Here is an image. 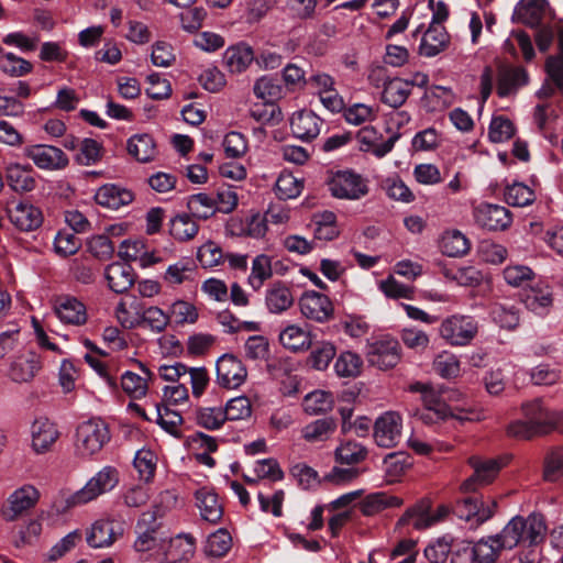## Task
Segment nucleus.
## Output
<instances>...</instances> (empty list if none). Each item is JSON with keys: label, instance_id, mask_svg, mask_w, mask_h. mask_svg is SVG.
I'll list each match as a JSON object with an SVG mask.
<instances>
[{"label": "nucleus", "instance_id": "nucleus-1", "mask_svg": "<svg viewBox=\"0 0 563 563\" xmlns=\"http://www.w3.org/2000/svg\"><path fill=\"white\" fill-rule=\"evenodd\" d=\"M547 527L541 515L531 514L527 518L514 517L498 533L495 534L504 549H514L521 541L538 544L545 533Z\"/></svg>", "mask_w": 563, "mask_h": 563}, {"label": "nucleus", "instance_id": "nucleus-2", "mask_svg": "<svg viewBox=\"0 0 563 563\" xmlns=\"http://www.w3.org/2000/svg\"><path fill=\"white\" fill-rule=\"evenodd\" d=\"M130 308L135 310V318L130 319L128 303L124 300H121L117 306V316L122 325L125 328H134L141 323H145L152 331L156 333L163 332L168 323L170 322L169 312H164L158 307H148L146 309H142L136 299H134L130 303Z\"/></svg>", "mask_w": 563, "mask_h": 563}, {"label": "nucleus", "instance_id": "nucleus-3", "mask_svg": "<svg viewBox=\"0 0 563 563\" xmlns=\"http://www.w3.org/2000/svg\"><path fill=\"white\" fill-rule=\"evenodd\" d=\"M108 424L100 418L81 422L76 429V451L81 456H91L98 453L109 441Z\"/></svg>", "mask_w": 563, "mask_h": 563}, {"label": "nucleus", "instance_id": "nucleus-4", "mask_svg": "<svg viewBox=\"0 0 563 563\" xmlns=\"http://www.w3.org/2000/svg\"><path fill=\"white\" fill-rule=\"evenodd\" d=\"M496 509V499L473 495L457 500L453 507V512L457 518L470 522L471 527H478L490 519Z\"/></svg>", "mask_w": 563, "mask_h": 563}, {"label": "nucleus", "instance_id": "nucleus-5", "mask_svg": "<svg viewBox=\"0 0 563 563\" xmlns=\"http://www.w3.org/2000/svg\"><path fill=\"white\" fill-rule=\"evenodd\" d=\"M468 465L474 473L461 484V492L464 494L475 493L479 487L494 482L506 462L501 457L487 459L473 455L468 459Z\"/></svg>", "mask_w": 563, "mask_h": 563}, {"label": "nucleus", "instance_id": "nucleus-6", "mask_svg": "<svg viewBox=\"0 0 563 563\" xmlns=\"http://www.w3.org/2000/svg\"><path fill=\"white\" fill-rule=\"evenodd\" d=\"M439 331L450 345L465 346L477 335L478 322L471 316L454 314L442 321Z\"/></svg>", "mask_w": 563, "mask_h": 563}, {"label": "nucleus", "instance_id": "nucleus-7", "mask_svg": "<svg viewBox=\"0 0 563 563\" xmlns=\"http://www.w3.org/2000/svg\"><path fill=\"white\" fill-rule=\"evenodd\" d=\"M119 483V473L112 466H104L87 484L67 500L70 506L87 504L111 490Z\"/></svg>", "mask_w": 563, "mask_h": 563}, {"label": "nucleus", "instance_id": "nucleus-8", "mask_svg": "<svg viewBox=\"0 0 563 563\" xmlns=\"http://www.w3.org/2000/svg\"><path fill=\"white\" fill-rule=\"evenodd\" d=\"M521 411L526 420L539 428V433L549 434L563 424V409L550 410L540 398L523 402Z\"/></svg>", "mask_w": 563, "mask_h": 563}, {"label": "nucleus", "instance_id": "nucleus-9", "mask_svg": "<svg viewBox=\"0 0 563 563\" xmlns=\"http://www.w3.org/2000/svg\"><path fill=\"white\" fill-rule=\"evenodd\" d=\"M333 197L339 199L356 200L368 191L367 185L361 175L351 170L335 173L328 183Z\"/></svg>", "mask_w": 563, "mask_h": 563}, {"label": "nucleus", "instance_id": "nucleus-10", "mask_svg": "<svg viewBox=\"0 0 563 563\" xmlns=\"http://www.w3.org/2000/svg\"><path fill=\"white\" fill-rule=\"evenodd\" d=\"M23 154L40 169L60 170L69 164L67 155L59 147L53 145H29L24 147Z\"/></svg>", "mask_w": 563, "mask_h": 563}, {"label": "nucleus", "instance_id": "nucleus-11", "mask_svg": "<svg viewBox=\"0 0 563 563\" xmlns=\"http://www.w3.org/2000/svg\"><path fill=\"white\" fill-rule=\"evenodd\" d=\"M177 501L176 496L165 490L159 494V503H155L151 510L144 511L136 523V532H144L154 536H166L163 531L162 522L158 518L163 517L165 509L172 507Z\"/></svg>", "mask_w": 563, "mask_h": 563}, {"label": "nucleus", "instance_id": "nucleus-12", "mask_svg": "<svg viewBox=\"0 0 563 563\" xmlns=\"http://www.w3.org/2000/svg\"><path fill=\"white\" fill-rule=\"evenodd\" d=\"M449 514V508L444 505L438 507L434 514L430 511V503L428 500H420L413 507L406 510V512L398 520V525L405 526L412 522L417 530L427 529L441 520Z\"/></svg>", "mask_w": 563, "mask_h": 563}, {"label": "nucleus", "instance_id": "nucleus-13", "mask_svg": "<svg viewBox=\"0 0 563 563\" xmlns=\"http://www.w3.org/2000/svg\"><path fill=\"white\" fill-rule=\"evenodd\" d=\"M475 223L488 231H503L510 227L512 217L503 206L482 203L474 209Z\"/></svg>", "mask_w": 563, "mask_h": 563}, {"label": "nucleus", "instance_id": "nucleus-14", "mask_svg": "<svg viewBox=\"0 0 563 563\" xmlns=\"http://www.w3.org/2000/svg\"><path fill=\"white\" fill-rule=\"evenodd\" d=\"M400 357V345L395 339H380L368 346L367 361L379 369L385 371L396 366Z\"/></svg>", "mask_w": 563, "mask_h": 563}, {"label": "nucleus", "instance_id": "nucleus-15", "mask_svg": "<svg viewBox=\"0 0 563 563\" xmlns=\"http://www.w3.org/2000/svg\"><path fill=\"white\" fill-rule=\"evenodd\" d=\"M216 369L218 384L228 389L240 387L247 376L242 361L232 354L222 355L217 361Z\"/></svg>", "mask_w": 563, "mask_h": 563}, {"label": "nucleus", "instance_id": "nucleus-16", "mask_svg": "<svg viewBox=\"0 0 563 563\" xmlns=\"http://www.w3.org/2000/svg\"><path fill=\"white\" fill-rule=\"evenodd\" d=\"M373 435L380 448L396 446L401 439V417L393 411L385 412L376 419Z\"/></svg>", "mask_w": 563, "mask_h": 563}, {"label": "nucleus", "instance_id": "nucleus-17", "mask_svg": "<svg viewBox=\"0 0 563 563\" xmlns=\"http://www.w3.org/2000/svg\"><path fill=\"white\" fill-rule=\"evenodd\" d=\"M299 308L303 317L320 323L329 321L334 311L329 297L314 290L302 294Z\"/></svg>", "mask_w": 563, "mask_h": 563}, {"label": "nucleus", "instance_id": "nucleus-18", "mask_svg": "<svg viewBox=\"0 0 563 563\" xmlns=\"http://www.w3.org/2000/svg\"><path fill=\"white\" fill-rule=\"evenodd\" d=\"M38 498L40 493L33 485H23L8 497L7 505L1 509V515L5 520L13 521L24 511L33 508Z\"/></svg>", "mask_w": 563, "mask_h": 563}, {"label": "nucleus", "instance_id": "nucleus-19", "mask_svg": "<svg viewBox=\"0 0 563 563\" xmlns=\"http://www.w3.org/2000/svg\"><path fill=\"white\" fill-rule=\"evenodd\" d=\"M526 308L538 316H545L553 306V291L549 284L538 280L521 294Z\"/></svg>", "mask_w": 563, "mask_h": 563}, {"label": "nucleus", "instance_id": "nucleus-20", "mask_svg": "<svg viewBox=\"0 0 563 563\" xmlns=\"http://www.w3.org/2000/svg\"><path fill=\"white\" fill-rule=\"evenodd\" d=\"M30 432L31 446L37 454L49 452L60 435L57 426L46 417L36 418Z\"/></svg>", "mask_w": 563, "mask_h": 563}, {"label": "nucleus", "instance_id": "nucleus-21", "mask_svg": "<svg viewBox=\"0 0 563 563\" xmlns=\"http://www.w3.org/2000/svg\"><path fill=\"white\" fill-rule=\"evenodd\" d=\"M122 533L123 529L120 523L109 519H100L95 521L87 531L86 540L91 548H107L113 544Z\"/></svg>", "mask_w": 563, "mask_h": 563}, {"label": "nucleus", "instance_id": "nucleus-22", "mask_svg": "<svg viewBox=\"0 0 563 563\" xmlns=\"http://www.w3.org/2000/svg\"><path fill=\"white\" fill-rule=\"evenodd\" d=\"M7 213L10 222L24 232L38 229L43 222L42 211L29 202H19L12 208H7Z\"/></svg>", "mask_w": 563, "mask_h": 563}, {"label": "nucleus", "instance_id": "nucleus-23", "mask_svg": "<svg viewBox=\"0 0 563 563\" xmlns=\"http://www.w3.org/2000/svg\"><path fill=\"white\" fill-rule=\"evenodd\" d=\"M528 81L529 75L523 67L503 66L498 69L497 75V95L500 98L516 95L521 87L528 84Z\"/></svg>", "mask_w": 563, "mask_h": 563}, {"label": "nucleus", "instance_id": "nucleus-24", "mask_svg": "<svg viewBox=\"0 0 563 563\" xmlns=\"http://www.w3.org/2000/svg\"><path fill=\"white\" fill-rule=\"evenodd\" d=\"M41 369L40 356L33 351H26L11 362L9 367V377L14 383L31 382Z\"/></svg>", "mask_w": 563, "mask_h": 563}, {"label": "nucleus", "instance_id": "nucleus-25", "mask_svg": "<svg viewBox=\"0 0 563 563\" xmlns=\"http://www.w3.org/2000/svg\"><path fill=\"white\" fill-rule=\"evenodd\" d=\"M322 123L312 111L301 110L292 114L290 128L297 139L311 141L320 134Z\"/></svg>", "mask_w": 563, "mask_h": 563}, {"label": "nucleus", "instance_id": "nucleus-26", "mask_svg": "<svg viewBox=\"0 0 563 563\" xmlns=\"http://www.w3.org/2000/svg\"><path fill=\"white\" fill-rule=\"evenodd\" d=\"M5 179L10 188L20 194L34 190L37 184L35 173L29 164H9L5 168Z\"/></svg>", "mask_w": 563, "mask_h": 563}, {"label": "nucleus", "instance_id": "nucleus-27", "mask_svg": "<svg viewBox=\"0 0 563 563\" xmlns=\"http://www.w3.org/2000/svg\"><path fill=\"white\" fill-rule=\"evenodd\" d=\"M108 286L117 294L129 290L135 280L132 266L128 263L114 262L106 267L104 272Z\"/></svg>", "mask_w": 563, "mask_h": 563}, {"label": "nucleus", "instance_id": "nucleus-28", "mask_svg": "<svg viewBox=\"0 0 563 563\" xmlns=\"http://www.w3.org/2000/svg\"><path fill=\"white\" fill-rule=\"evenodd\" d=\"M501 550H504V547H501L496 536H490L487 539H481L473 545L468 543L464 554L466 555V561L494 563Z\"/></svg>", "mask_w": 563, "mask_h": 563}, {"label": "nucleus", "instance_id": "nucleus-29", "mask_svg": "<svg viewBox=\"0 0 563 563\" xmlns=\"http://www.w3.org/2000/svg\"><path fill=\"white\" fill-rule=\"evenodd\" d=\"M55 312L64 323L81 325L87 321L85 305L75 297L65 296L56 300Z\"/></svg>", "mask_w": 563, "mask_h": 563}, {"label": "nucleus", "instance_id": "nucleus-30", "mask_svg": "<svg viewBox=\"0 0 563 563\" xmlns=\"http://www.w3.org/2000/svg\"><path fill=\"white\" fill-rule=\"evenodd\" d=\"M449 44L450 35L445 27L430 23L420 44V54L427 57H434L445 51Z\"/></svg>", "mask_w": 563, "mask_h": 563}, {"label": "nucleus", "instance_id": "nucleus-31", "mask_svg": "<svg viewBox=\"0 0 563 563\" xmlns=\"http://www.w3.org/2000/svg\"><path fill=\"white\" fill-rule=\"evenodd\" d=\"M95 199L98 205L117 210L131 203L134 199V195L131 190L109 184L103 185L97 190Z\"/></svg>", "mask_w": 563, "mask_h": 563}, {"label": "nucleus", "instance_id": "nucleus-32", "mask_svg": "<svg viewBox=\"0 0 563 563\" xmlns=\"http://www.w3.org/2000/svg\"><path fill=\"white\" fill-rule=\"evenodd\" d=\"M253 48L246 43H238L227 48L223 60L233 74L244 71L254 60Z\"/></svg>", "mask_w": 563, "mask_h": 563}, {"label": "nucleus", "instance_id": "nucleus-33", "mask_svg": "<svg viewBox=\"0 0 563 563\" xmlns=\"http://www.w3.org/2000/svg\"><path fill=\"white\" fill-rule=\"evenodd\" d=\"M294 303V296L289 287L283 283L273 284L265 295V305L271 313H283Z\"/></svg>", "mask_w": 563, "mask_h": 563}, {"label": "nucleus", "instance_id": "nucleus-34", "mask_svg": "<svg viewBox=\"0 0 563 563\" xmlns=\"http://www.w3.org/2000/svg\"><path fill=\"white\" fill-rule=\"evenodd\" d=\"M195 553V540L188 534H178L169 540L164 555L167 563H181L189 561Z\"/></svg>", "mask_w": 563, "mask_h": 563}, {"label": "nucleus", "instance_id": "nucleus-35", "mask_svg": "<svg viewBox=\"0 0 563 563\" xmlns=\"http://www.w3.org/2000/svg\"><path fill=\"white\" fill-rule=\"evenodd\" d=\"M196 500L203 520L217 523L222 518V505L214 492L203 487L196 492Z\"/></svg>", "mask_w": 563, "mask_h": 563}, {"label": "nucleus", "instance_id": "nucleus-36", "mask_svg": "<svg viewBox=\"0 0 563 563\" xmlns=\"http://www.w3.org/2000/svg\"><path fill=\"white\" fill-rule=\"evenodd\" d=\"M545 9V0H520L515 9V15L519 22L536 27L541 24Z\"/></svg>", "mask_w": 563, "mask_h": 563}, {"label": "nucleus", "instance_id": "nucleus-37", "mask_svg": "<svg viewBox=\"0 0 563 563\" xmlns=\"http://www.w3.org/2000/svg\"><path fill=\"white\" fill-rule=\"evenodd\" d=\"M411 92L408 80L393 78L384 84L382 101L393 108L401 107Z\"/></svg>", "mask_w": 563, "mask_h": 563}, {"label": "nucleus", "instance_id": "nucleus-38", "mask_svg": "<svg viewBox=\"0 0 563 563\" xmlns=\"http://www.w3.org/2000/svg\"><path fill=\"white\" fill-rule=\"evenodd\" d=\"M128 152L136 161L147 163L156 155V144L150 134H136L128 140Z\"/></svg>", "mask_w": 563, "mask_h": 563}, {"label": "nucleus", "instance_id": "nucleus-39", "mask_svg": "<svg viewBox=\"0 0 563 563\" xmlns=\"http://www.w3.org/2000/svg\"><path fill=\"white\" fill-rule=\"evenodd\" d=\"M279 342L294 352L308 350L312 344L310 333L296 324L287 325L279 333Z\"/></svg>", "mask_w": 563, "mask_h": 563}, {"label": "nucleus", "instance_id": "nucleus-40", "mask_svg": "<svg viewBox=\"0 0 563 563\" xmlns=\"http://www.w3.org/2000/svg\"><path fill=\"white\" fill-rule=\"evenodd\" d=\"M336 430V421L332 417L317 419L302 429V438L308 442L329 440Z\"/></svg>", "mask_w": 563, "mask_h": 563}, {"label": "nucleus", "instance_id": "nucleus-41", "mask_svg": "<svg viewBox=\"0 0 563 563\" xmlns=\"http://www.w3.org/2000/svg\"><path fill=\"white\" fill-rule=\"evenodd\" d=\"M402 499L397 496H390L384 492H378L366 496L361 503V511L365 516H373L386 508L400 507Z\"/></svg>", "mask_w": 563, "mask_h": 563}, {"label": "nucleus", "instance_id": "nucleus-42", "mask_svg": "<svg viewBox=\"0 0 563 563\" xmlns=\"http://www.w3.org/2000/svg\"><path fill=\"white\" fill-rule=\"evenodd\" d=\"M440 249L449 257H461L470 251V241L457 230L446 231L440 240Z\"/></svg>", "mask_w": 563, "mask_h": 563}, {"label": "nucleus", "instance_id": "nucleus-43", "mask_svg": "<svg viewBox=\"0 0 563 563\" xmlns=\"http://www.w3.org/2000/svg\"><path fill=\"white\" fill-rule=\"evenodd\" d=\"M272 276V258L266 254L257 255L252 262L251 274L247 278L250 286L254 290H258Z\"/></svg>", "mask_w": 563, "mask_h": 563}, {"label": "nucleus", "instance_id": "nucleus-44", "mask_svg": "<svg viewBox=\"0 0 563 563\" xmlns=\"http://www.w3.org/2000/svg\"><path fill=\"white\" fill-rule=\"evenodd\" d=\"M187 207L192 217L207 220L217 211L216 198L203 192L188 197Z\"/></svg>", "mask_w": 563, "mask_h": 563}, {"label": "nucleus", "instance_id": "nucleus-45", "mask_svg": "<svg viewBox=\"0 0 563 563\" xmlns=\"http://www.w3.org/2000/svg\"><path fill=\"white\" fill-rule=\"evenodd\" d=\"M254 95L266 103H272L283 96V87L278 78L262 76L253 87Z\"/></svg>", "mask_w": 563, "mask_h": 563}, {"label": "nucleus", "instance_id": "nucleus-46", "mask_svg": "<svg viewBox=\"0 0 563 563\" xmlns=\"http://www.w3.org/2000/svg\"><path fill=\"white\" fill-rule=\"evenodd\" d=\"M199 227L191 216L177 214L170 220L169 232L178 241H188L196 236Z\"/></svg>", "mask_w": 563, "mask_h": 563}, {"label": "nucleus", "instance_id": "nucleus-47", "mask_svg": "<svg viewBox=\"0 0 563 563\" xmlns=\"http://www.w3.org/2000/svg\"><path fill=\"white\" fill-rule=\"evenodd\" d=\"M362 367V357L351 351L342 352L334 363V371L340 377H356L361 374Z\"/></svg>", "mask_w": 563, "mask_h": 563}, {"label": "nucleus", "instance_id": "nucleus-48", "mask_svg": "<svg viewBox=\"0 0 563 563\" xmlns=\"http://www.w3.org/2000/svg\"><path fill=\"white\" fill-rule=\"evenodd\" d=\"M433 369L443 378H454L460 374L461 364L455 354L443 351L435 356Z\"/></svg>", "mask_w": 563, "mask_h": 563}, {"label": "nucleus", "instance_id": "nucleus-49", "mask_svg": "<svg viewBox=\"0 0 563 563\" xmlns=\"http://www.w3.org/2000/svg\"><path fill=\"white\" fill-rule=\"evenodd\" d=\"M505 200L514 207H526L536 200L534 191L522 183H515L507 186L505 190Z\"/></svg>", "mask_w": 563, "mask_h": 563}, {"label": "nucleus", "instance_id": "nucleus-50", "mask_svg": "<svg viewBox=\"0 0 563 563\" xmlns=\"http://www.w3.org/2000/svg\"><path fill=\"white\" fill-rule=\"evenodd\" d=\"M367 456V449L357 442L347 441L335 450L336 461L341 464H357Z\"/></svg>", "mask_w": 563, "mask_h": 563}, {"label": "nucleus", "instance_id": "nucleus-51", "mask_svg": "<svg viewBox=\"0 0 563 563\" xmlns=\"http://www.w3.org/2000/svg\"><path fill=\"white\" fill-rule=\"evenodd\" d=\"M0 69L12 77H22L30 74L33 66L13 53H4L0 55Z\"/></svg>", "mask_w": 563, "mask_h": 563}, {"label": "nucleus", "instance_id": "nucleus-52", "mask_svg": "<svg viewBox=\"0 0 563 563\" xmlns=\"http://www.w3.org/2000/svg\"><path fill=\"white\" fill-rule=\"evenodd\" d=\"M157 457L151 450H139L134 456V467L139 473V478L148 483L153 479L156 470Z\"/></svg>", "mask_w": 563, "mask_h": 563}, {"label": "nucleus", "instance_id": "nucleus-53", "mask_svg": "<svg viewBox=\"0 0 563 563\" xmlns=\"http://www.w3.org/2000/svg\"><path fill=\"white\" fill-rule=\"evenodd\" d=\"M563 476V446L551 449L545 459L543 478L547 482H556Z\"/></svg>", "mask_w": 563, "mask_h": 563}, {"label": "nucleus", "instance_id": "nucleus-54", "mask_svg": "<svg viewBox=\"0 0 563 563\" xmlns=\"http://www.w3.org/2000/svg\"><path fill=\"white\" fill-rule=\"evenodd\" d=\"M121 387L123 391L130 397L140 399L147 393V378L136 373L126 371L121 376Z\"/></svg>", "mask_w": 563, "mask_h": 563}, {"label": "nucleus", "instance_id": "nucleus-55", "mask_svg": "<svg viewBox=\"0 0 563 563\" xmlns=\"http://www.w3.org/2000/svg\"><path fill=\"white\" fill-rule=\"evenodd\" d=\"M512 121L504 115L494 117L488 129V137L494 143H501L510 140L515 134Z\"/></svg>", "mask_w": 563, "mask_h": 563}, {"label": "nucleus", "instance_id": "nucleus-56", "mask_svg": "<svg viewBox=\"0 0 563 563\" xmlns=\"http://www.w3.org/2000/svg\"><path fill=\"white\" fill-rule=\"evenodd\" d=\"M232 547V538L224 529H219L210 534L206 544V553L209 556L221 558L225 555Z\"/></svg>", "mask_w": 563, "mask_h": 563}, {"label": "nucleus", "instance_id": "nucleus-57", "mask_svg": "<svg viewBox=\"0 0 563 563\" xmlns=\"http://www.w3.org/2000/svg\"><path fill=\"white\" fill-rule=\"evenodd\" d=\"M81 247V240L67 230L59 231L54 239V251L62 257L76 254Z\"/></svg>", "mask_w": 563, "mask_h": 563}, {"label": "nucleus", "instance_id": "nucleus-58", "mask_svg": "<svg viewBox=\"0 0 563 563\" xmlns=\"http://www.w3.org/2000/svg\"><path fill=\"white\" fill-rule=\"evenodd\" d=\"M336 349L331 342H320L316 344L310 353L309 362L318 371L325 369L334 358Z\"/></svg>", "mask_w": 563, "mask_h": 563}, {"label": "nucleus", "instance_id": "nucleus-59", "mask_svg": "<svg viewBox=\"0 0 563 563\" xmlns=\"http://www.w3.org/2000/svg\"><path fill=\"white\" fill-rule=\"evenodd\" d=\"M333 401L329 393L316 390L308 394L303 400L305 411L309 415L327 412L332 408Z\"/></svg>", "mask_w": 563, "mask_h": 563}, {"label": "nucleus", "instance_id": "nucleus-60", "mask_svg": "<svg viewBox=\"0 0 563 563\" xmlns=\"http://www.w3.org/2000/svg\"><path fill=\"white\" fill-rule=\"evenodd\" d=\"M170 320H174L176 324L183 325L185 323L192 324L198 320L197 308L184 300L175 301L169 309Z\"/></svg>", "mask_w": 563, "mask_h": 563}, {"label": "nucleus", "instance_id": "nucleus-61", "mask_svg": "<svg viewBox=\"0 0 563 563\" xmlns=\"http://www.w3.org/2000/svg\"><path fill=\"white\" fill-rule=\"evenodd\" d=\"M302 183L292 174H282L276 180V192L280 199L296 198L301 194Z\"/></svg>", "mask_w": 563, "mask_h": 563}, {"label": "nucleus", "instance_id": "nucleus-62", "mask_svg": "<svg viewBox=\"0 0 563 563\" xmlns=\"http://www.w3.org/2000/svg\"><path fill=\"white\" fill-rule=\"evenodd\" d=\"M102 146L96 140L84 139L80 141L79 153L76 156V162L84 166L96 164L101 158Z\"/></svg>", "mask_w": 563, "mask_h": 563}, {"label": "nucleus", "instance_id": "nucleus-63", "mask_svg": "<svg viewBox=\"0 0 563 563\" xmlns=\"http://www.w3.org/2000/svg\"><path fill=\"white\" fill-rule=\"evenodd\" d=\"M223 413L227 416V420H244L251 417L252 406L247 397L240 396L230 399L227 402Z\"/></svg>", "mask_w": 563, "mask_h": 563}, {"label": "nucleus", "instance_id": "nucleus-64", "mask_svg": "<svg viewBox=\"0 0 563 563\" xmlns=\"http://www.w3.org/2000/svg\"><path fill=\"white\" fill-rule=\"evenodd\" d=\"M343 115L346 122L361 125L365 122L373 121L376 118V110L364 103H354L344 109Z\"/></svg>", "mask_w": 563, "mask_h": 563}]
</instances>
